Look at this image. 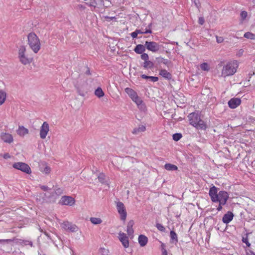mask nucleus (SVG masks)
Masks as SVG:
<instances>
[{
	"instance_id": "nucleus-31",
	"label": "nucleus",
	"mask_w": 255,
	"mask_h": 255,
	"mask_svg": "<svg viewBox=\"0 0 255 255\" xmlns=\"http://www.w3.org/2000/svg\"><path fill=\"white\" fill-rule=\"evenodd\" d=\"M153 66H154V64H153V62H152L151 61H150L148 60L145 61L143 63V67L145 69H147V68L151 69L153 68Z\"/></svg>"
},
{
	"instance_id": "nucleus-12",
	"label": "nucleus",
	"mask_w": 255,
	"mask_h": 255,
	"mask_svg": "<svg viewBox=\"0 0 255 255\" xmlns=\"http://www.w3.org/2000/svg\"><path fill=\"white\" fill-rule=\"evenodd\" d=\"M119 238L120 241L122 242L123 246L125 248H127L128 247V246H129L128 238L126 234H125L124 233L120 232V233L119 234Z\"/></svg>"
},
{
	"instance_id": "nucleus-29",
	"label": "nucleus",
	"mask_w": 255,
	"mask_h": 255,
	"mask_svg": "<svg viewBox=\"0 0 255 255\" xmlns=\"http://www.w3.org/2000/svg\"><path fill=\"white\" fill-rule=\"evenodd\" d=\"M141 77L144 79H150L151 81L153 82H157L158 80V78L157 77L149 76L145 74L141 75Z\"/></svg>"
},
{
	"instance_id": "nucleus-27",
	"label": "nucleus",
	"mask_w": 255,
	"mask_h": 255,
	"mask_svg": "<svg viewBox=\"0 0 255 255\" xmlns=\"http://www.w3.org/2000/svg\"><path fill=\"white\" fill-rule=\"evenodd\" d=\"M164 168L165 169L169 171H175L178 169L177 166L170 163L165 164L164 165Z\"/></svg>"
},
{
	"instance_id": "nucleus-14",
	"label": "nucleus",
	"mask_w": 255,
	"mask_h": 255,
	"mask_svg": "<svg viewBox=\"0 0 255 255\" xmlns=\"http://www.w3.org/2000/svg\"><path fill=\"white\" fill-rule=\"evenodd\" d=\"M0 138L7 143H11L13 142V139L12 135L8 133L2 132L0 134Z\"/></svg>"
},
{
	"instance_id": "nucleus-28",
	"label": "nucleus",
	"mask_w": 255,
	"mask_h": 255,
	"mask_svg": "<svg viewBox=\"0 0 255 255\" xmlns=\"http://www.w3.org/2000/svg\"><path fill=\"white\" fill-rule=\"evenodd\" d=\"M6 94L2 90H0V106L2 105L6 99Z\"/></svg>"
},
{
	"instance_id": "nucleus-24",
	"label": "nucleus",
	"mask_w": 255,
	"mask_h": 255,
	"mask_svg": "<svg viewBox=\"0 0 255 255\" xmlns=\"http://www.w3.org/2000/svg\"><path fill=\"white\" fill-rule=\"evenodd\" d=\"M170 237L171 239V243L176 244L178 242L177 235L174 231H170Z\"/></svg>"
},
{
	"instance_id": "nucleus-36",
	"label": "nucleus",
	"mask_w": 255,
	"mask_h": 255,
	"mask_svg": "<svg viewBox=\"0 0 255 255\" xmlns=\"http://www.w3.org/2000/svg\"><path fill=\"white\" fill-rule=\"evenodd\" d=\"M99 181L102 183H104L105 182V175L103 173H100L98 177Z\"/></svg>"
},
{
	"instance_id": "nucleus-54",
	"label": "nucleus",
	"mask_w": 255,
	"mask_h": 255,
	"mask_svg": "<svg viewBox=\"0 0 255 255\" xmlns=\"http://www.w3.org/2000/svg\"><path fill=\"white\" fill-rule=\"evenodd\" d=\"M152 31L150 29H146L145 31H143V34L144 33H151Z\"/></svg>"
},
{
	"instance_id": "nucleus-5",
	"label": "nucleus",
	"mask_w": 255,
	"mask_h": 255,
	"mask_svg": "<svg viewBox=\"0 0 255 255\" xmlns=\"http://www.w3.org/2000/svg\"><path fill=\"white\" fill-rule=\"evenodd\" d=\"M26 48L24 46H20L18 50V57L19 61L23 65L29 64L32 62L33 58L29 57L25 54Z\"/></svg>"
},
{
	"instance_id": "nucleus-51",
	"label": "nucleus",
	"mask_w": 255,
	"mask_h": 255,
	"mask_svg": "<svg viewBox=\"0 0 255 255\" xmlns=\"http://www.w3.org/2000/svg\"><path fill=\"white\" fill-rule=\"evenodd\" d=\"M3 157L4 159H8L10 157V155L8 153H6L3 154Z\"/></svg>"
},
{
	"instance_id": "nucleus-57",
	"label": "nucleus",
	"mask_w": 255,
	"mask_h": 255,
	"mask_svg": "<svg viewBox=\"0 0 255 255\" xmlns=\"http://www.w3.org/2000/svg\"><path fill=\"white\" fill-rule=\"evenodd\" d=\"M135 30L137 34H143V31H141L140 29H136Z\"/></svg>"
},
{
	"instance_id": "nucleus-9",
	"label": "nucleus",
	"mask_w": 255,
	"mask_h": 255,
	"mask_svg": "<svg viewBox=\"0 0 255 255\" xmlns=\"http://www.w3.org/2000/svg\"><path fill=\"white\" fill-rule=\"evenodd\" d=\"M75 203V200L71 196H64L61 198L59 204L62 205L72 206Z\"/></svg>"
},
{
	"instance_id": "nucleus-39",
	"label": "nucleus",
	"mask_w": 255,
	"mask_h": 255,
	"mask_svg": "<svg viewBox=\"0 0 255 255\" xmlns=\"http://www.w3.org/2000/svg\"><path fill=\"white\" fill-rule=\"evenodd\" d=\"M156 228H157V229L161 232H164L165 231V228L164 227V226L160 224V223H157L156 224Z\"/></svg>"
},
{
	"instance_id": "nucleus-22",
	"label": "nucleus",
	"mask_w": 255,
	"mask_h": 255,
	"mask_svg": "<svg viewBox=\"0 0 255 255\" xmlns=\"http://www.w3.org/2000/svg\"><path fill=\"white\" fill-rule=\"evenodd\" d=\"M146 130V128L143 125L139 126L138 128H134L132 133L134 134H138L140 132H143Z\"/></svg>"
},
{
	"instance_id": "nucleus-32",
	"label": "nucleus",
	"mask_w": 255,
	"mask_h": 255,
	"mask_svg": "<svg viewBox=\"0 0 255 255\" xmlns=\"http://www.w3.org/2000/svg\"><path fill=\"white\" fill-rule=\"evenodd\" d=\"M90 220L94 225L100 224L102 222V220L99 218L91 217Z\"/></svg>"
},
{
	"instance_id": "nucleus-62",
	"label": "nucleus",
	"mask_w": 255,
	"mask_h": 255,
	"mask_svg": "<svg viewBox=\"0 0 255 255\" xmlns=\"http://www.w3.org/2000/svg\"><path fill=\"white\" fill-rule=\"evenodd\" d=\"M45 234L46 235V236H47L48 237H49V235H48V234H47L46 233H45Z\"/></svg>"
},
{
	"instance_id": "nucleus-45",
	"label": "nucleus",
	"mask_w": 255,
	"mask_h": 255,
	"mask_svg": "<svg viewBox=\"0 0 255 255\" xmlns=\"http://www.w3.org/2000/svg\"><path fill=\"white\" fill-rule=\"evenodd\" d=\"M137 35H138V34H137V32L136 31V30H135L134 32L130 33V35L133 38H136L137 36Z\"/></svg>"
},
{
	"instance_id": "nucleus-50",
	"label": "nucleus",
	"mask_w": 255,
	"mask_h": 255,
	"mask_svg": "<svg viewBox=\"0 0 255 255\" xmlns=\"http://www.w3.org/2000/svg\"><path fill=\"white\" fill-rule=\"evenodd\" d=\"M194 3L197 8H199L200 6V4L199 1L198 0H195Z\"/></svg>"
},
{
	"instance_id": "nucleus-7",
	"label": "nucleus",
	"mask_w": 255,
	"mask_h": 255,
	"mask_svg": "<svg viewBox=\"0 0 255 255\" xmlns=\"http://www.w3.org/2000/svg\"><path fill=\"white\" fill-rule=\"evenodd\" d=\"M12 167L27 174H30L31 172L29 165L24 162H18L14 163L13 164Z\"/></svg>"
},
{
	"instance_id": "nucleus-37",
	"label": "nucleus",
	"mask_w": 255,
	"mask_h": 255,
	"mask_svg": "<svg viewBox=\"0 0 255 255\" xmlns=\"http://www.w3.org/2000/svg\"><path fill=\"white\" fill-rule=\"evenodd\" d=\"M201 69L204 71H208L209 70V65L207 63H203L200 65Z\"/></svg>"
},
{
	"instance_id": "nucleus-58",
	"label": "nucleus",
	"mask_w": 255,
	"mask_h": 255,
	"mask_svg": "<svg viewBox=\"0 0 255 255\" xmlns=\"http://www.w3.org/2000/svg\"><path fill=\"white\" fill-rule=\"evenodd\" d=\"M161 250H164V249H165V245L164 244L162 243L161 245Z\"/></svg>"
},
{
	"instance_id": "nucleus-60",
	"label": "nucleus",
	"mask_w": 255,
	"mask_h": 255,
	"mask_svg": "<svg viewBox=\"0 0 255 255\" xmlns=\"http://www.w3.org/2000/svg\"><path fill=\"white\" fill-rule=\"evenodd\" d=\"M86 73L88 75L91 74L89 69H88V70L86 72Z\"/></svg>"
},
{
	"instance_id": "nucleus-41",
	"label": "nucleus",
	"mask_w": 255,
	"mask_h": 255,
	"mask_svg": "<svg viewBox=\"0 0 255 255\" xmlns=\"http://www.w3.org/2000/svg\"><path fill=\"white\" fill-rule=\"evenodd\" d=\"M242 241L243 243H245L248 247H250L251 244L248 241V237L244 238L243 237L242 239Z\"/></svg>"
},
{
	"instance_id": "nucleus-49",
	"label": "nucleus",
	"mask_w": 255,
	"mask_h": 255,
	"mask_svg": "<svg viewBox=\"0 0 255 255\" xmlns=\"http://www.w3.org/2000/svg\"><path fill=\"white\" fill-rule=\"evenodd\" d=\"M24 244L25 245H30L31 247L32 246V243L30 241H25Z\"/></svg>"
},
{
	"instance_id": "nucleus-6",
	"label": "nucleus",
	"mask_w": 255,
	"mask_h": 255,
	"mask_svg": "<svg viewBox=\"0 0 255 255\" xmlns=\"http://www.w3.org/2000/svg\"><path fill=\"white\" fill-rule=\"evenodd\" d=\"M145 46L146 49L153 53H156L158 52L161 46L158 43L154 41H146L145 42Z\"/></svg>"
},
{
	"instance_id": "nucleus-30",
	"label": "nucleus",
	"mask_w": 255,
	"mask_h": 255,
	"mask_svg": "<svg viewBox=\"0 0 255 255\" xmlns=\"http://www.w3.org/2000/svg\"><path fill=\"white\" fill-rule=\"evenodd\" d=\"M95 94L98 98H101L104 96V93L100 87H98L95 90Z\"/></svg>"
},
{
	"instance_id": "nucleus-11",
	"label": "nucleus",
	"mask_w": 255,
	"mask_h": 255,
	"mask_svg": "<svg viewBox=\"0 0 255 255\" xmlns=\"http://www.w3.org/2000/svg\"><path fill=\"white\" fill-rule=\"evenodd\" d=\"M62 226L64 229L71 232H75L78 230V227L75 225L72 224L68 221L64 222L62 224Z\"/></svg>"
},
{
	"instance_id": "nucleus-3",
	"label": "nucleus",
	"mask_w": 255,
	"mask_h": 255,
	"mask_svg": "<svg viewBox=\"0 0 255 255\" xmlns=\"http://www.w3.org/2000/svg\"><path fill=\"white\" fill-rule=\"evenodd\" d=\"M238 64L237 61L228 62L222 69L221 76L224 77L233 75L237 71Z\"/></svg>"
},
{
	"instance_id": "nucleus-47",
	"label": "nucleus",
	"mask_w": 255,
	"mask_h": 255,
	"mask_svg": "<svg viewBox=\"0 0 255 255\" xmlns=\"http://www.w3.org/2000/svg\"><path fill=\"white\" fill-rule=\"evenodd\" d=\"M198 22L200 24L203 25L205 22L204 18L202 17H199Z\"/></svg>"
},
{
	"instance_id": "nucleus-42",
	"label": "nucleus",
	"mask_w": 255,
	"mask_h": 255,
	"mask_svg": "<svg viewBox=\"0 0 255 255\" xmlns=\"http://www.w3.org/2000/svg\"><path fill=\"white\" fill-rule=\"evenodd\" d=\"M216 41L218 43H222L224 41V38L223 37L216 36Z\"/></svg>"
},
{
	"instance_id": "nucleus-38",
	"label": "nucleus",
	"mask_w": 255,
	"mask_h": 255,
	"mask_svg": "<svg viewBox=\"0 0 255 255\" xmlns=\"http://www.w3.org/2000/svg\"><path fill=\"white\" fill-rule=\"evenodd\" d=\"M248 13L246 11H242L240 13L242 21H244L247 17Z\"/></svg>"
},
{
	"instance_id": "nucleus-33",
	"label": "nucleus",
	"mask_w": 255,
	"mask_h": 255,
	"mask_svg": "<svg viewBox=\"0 0 255 255\" xmlns=\"http://www.w3.org/2000/svg\"><path fill=\"white\" fill-rule=\"evenodd\" d=\"M244 36L247 39H250L252 40L255 39V34L250 32H246L244 34Z\"/></svg>"
},
{
	"instance_id": "nucleus-23",
	"label": "nucleus",
	"mask_w": 255,
	"mask_h": 255,
	"mask_svg": "<svg viewBox=\"0 0 255 255\" xmlns=\"http://www.w3.org/2000/svg\"><path fill=\"white\" fill-rule=\"evenodd\" d=\"M135 103L140 110L143 111L145 109L146 107L143 103V101L140 97H138V99H136V101L135 102Z\"/></svg>"
},
{
	"instance_id": "nucleus-10",
	"label": "nucleus",
	"mask_w": 255,
	"mask_h": 255,
	"mask_svg": "<svg viewBox=\"0 0 255 255\" xmlns=\"http://www.w3.org/2000/svg\"><path fill=\"white\" fill-rule=\"evenodd\" d=\"M49 130V127L48 124L44 122L40 128V137L41 139H45Z\"/></svg>"
},
{
	"instance_id": "nucleus-16",
	"label": "nucleus",
	"mask_w": 255,
	"mask_h": 255,
	"mask_svg": "<svg viewBox=\"0 0 255 255\" xmlns=\"http://www.w3.org/2000/svg\"><path fill=\"white\" fill-rule=\"evenodd\" d=\"M159 75L167 80H171L172 79L171 74L165 69H161L159 72Z\"/></svg>"
},
{
	"instance_id": "nucleus-25",
	"label": "nucleus",
	"mask_w": 255,
	"mask_h": 255,
	"mask_svg": "<svg viewBox=\"0 0 255 255\" xmlns=\"http://www.w3.org/2000/svg\"><path fill=\"white\" fill-rule=\"evenodd\" d=\"M63 193V190L61 188H56L54 190V192L51 194V197L57 198L59 196Z\"/></svg>"
},
{
	"instance_id": "nucleus-18",
	"label": "nucleus",
	"mask_w": 255,
	"mask_h": 255,
	"mask_svg": "<svg viewBox=\"0 0 255 255\" xmlns=\"http://www.w3.org/2000/svg\"><path fill=\"white\" fill-rule=\"evenodd\" d=\"M134 224V222L133 220H130L127 225V232L128 236L132 235L133 233V229L132 227Z\"/></svg>"
},
{
	"instance_id": "nucleus-8",
	"label": "nucleus",
	"mask_w": 255,
	"mask_h": 255,
	"mask_svg": "<svg viewBox=\"0 0 255 255\" xmlns=\"http://www.w3.org/2000/svg\"><path fill=\"white\" fill-rule=\"evenodd\" d=\"M116 206L118 212L120 215L121 219L125 221L127 218V213L124 204L122 202L119 201L117 202Z\"/></svg>"
},
{
	"instance_id": "nucleus-19",
	"label": "nucleus",
	"mask_w": 255,
	"mask_h": 255,
	"mask_svg": "<svg viewBox=\"0 0 255 255\" xmlns=\"http://www.w3.org/2000/svg\"><path fill=\"white\" fill-rule=\"evenodd\" d=\"M28 129L25 128L23 126H19L18 129L17 130V134L21 136H23L28 134Z\"/></svg>"
},
{
	"instance_id": "nucleus-43",
	"label": "nucleus",
	"mask_w": 255,
	"mask_h": 255,
	"mask_svg": "<svg viewBox=\"0 0 255 255\" xmlns=\"http://www.w3.org/2000/svg\"><path fill=\"white\" fill-rule=\"evenodd\" d=\"M12 241L11 239L0 240V244L9 243Z\"/></svg>"
},
{
	"instance_id": "nucleus-48",
	"label": "nucleus",
	"mask_w": 255,
	"mask_h": 255,
	"mask_svg": "<svg viewBox=\"0 0 255 255\" xmlns=\"http://www.w3.org/2000/svg\"><path fill=\"white\" fill-rule=\"evenodd\" d=\"M219 203V204L218 207L217 208V210H218V211H220L222 210L223 206H224V205H222L221 204V203Z\"/></svg>"
},
{
	"instance_id": "nucleus-52",
	"label": "nucleus",
	"mask_w": 255,
	"mask_h": 255,
	"mask_svg": "<svg viewBox=\"0 0 255 255\" xmlns=\"http://www.w3.org/2000/svg\"><path fill=\"white\" fill-rule=\"evenodd\" d=\"M77 92H78V94H79L80 96H83V97L85 96V93H84V92L81 91V90H79L78 89H77Z\"/></svg>"
},
{
	"instance_id": "nucleus-61",
	"label": "nucleus",
	"mask_w": 255,
	"mask_h": 255,
	"mask_svg": "<svg viewBox=\"0 0 255 255\" xmlns=\"http://www.w3.org/2000/svg\"><path fill=\"white\" fill-rule=\"evenodd\" d=\"M151 25H152V23H150L148 25V27H149V29H150L151 27Z\"/></svg>"
},
{
	"instance_id": "nucleus-34",
	"label": "nucleus",
	"mask_w": 255,
	"mask_h": 255,
	"mask_svg": "<svg viewBox=\"0 0 255 255\" xmlns=\"http://www.w3.org/2000/svg\"><path fill=\"white\" fill-rule=\"evenodd\" d=\"M182 136V135L181 133H174V134H173V135L172 136L173 139L176 141L180 140Z\"/></svg>"
},
{
	"instance_id": "nucleus-15",
	"label": "nucleus",
	"mask_w": 255,
	"mask_h": 255,
	"mask_svg": "<svg viewBox=\"0 0 255 255\" xmlns=\"http://www.w3.org/2000/svg\"><path fill=\"white\" fill-rule=\"evenodd\" d=\"M234 215L232 212L228 211L222 218L223 222L225 224L229 223L233 219Z\"/></svg>"
},
{
	"instance_id": "nucleus-59",
	"label": "nucleus",
	"mask_w": 255,
	"mask_h": 255,
	"mask_svg": "<svg viewBox=\"0 0 255 255\" xmlns=\"http://www.w3.org/2000/svg\"><path fill=\"white\" fill-rule=\"evenodd\" d=\"M243 50L242 49H241L239 52L238 55L240 56L241 55H242L243 54Z\"/></svg>"
},
{
	"instance_id": "nucleus-21",
	"label": "nucleus",
	"mask_w": 255,
	"mask_h": 255,
	"mask_svg": "<svg viewBox=\"0 0 255 255\" xmlns=\"http://www.w3.org/2000/svg\"><path fill=\"white\" fill-rule=\"evenodd\" d=\"M145 45L138 44L134 48V51L137 54H142L145 51Z\"/></svg>"
},
{
	"instance_id": "nucleus-35",
	"label": "nucleus",
	"mask_w": 255,
	"mask_h": 255,
	"mask_svg": "<svg viewBox=\"0 0 255 255\" xmlns=\"http://www.w3.org/2000/svg\"><path fill=\"white\" fill-rule=\"evenodd\" d=\"M99 253L102 255H108L109 254V250L105 249V248H101L100 249H99Z\"/></svg>"
},
{
	"instance_id": "nucleus-44",
	"label": "nucleus",
	"mask_w": 255,
	"mask_h": 255,
	"mask_svg": "<svg viewBox=\"0 0 255 255\" xmlns=\"http://www.w3.org/2000/svg\"><path fill=\"white\" fill-rule=\"evenodd\" d=\"M40 188L43 191H48L49 188H48V186H45V185H40L39 186Z\"/></svg>"
},
{
	"instance_id": "nucleus-2",
	"label": "nucleus",
	"mask_w": 255,
	"mask_h": 255,
	"mask_svg": "<svg viewBox=\"0 0 255 255\" xmlns=\"http://www.w3.org/2000/svg\"><path fill=\"white\" fill-rule=\"evenodd\" d=\"M190 124L195 127L197 129L205 130L207 126L206 124L201 119L200 116L196 113H192L188 116Z\"/></svg>"
},
{
	"instance_id": "nucleus-55",
	"label": "nucleus",
	"mask_w": 255,
	"mask_h": 255,
	"mask_svg": "<svg viewBox=\"0 0 255 255\" xmlns=\"http://www.w3.org/2000/svg\"><path fill=\"white\" fill-rule=\"evenodd\" d=\"M162 255H167V252L166 249L162 251Z\"/></svg>"
},
{
	"instance_id": "nucleus-13",
	"label": "nucleus",
	"mask_w": 255,
	"mask_h": 255,
	"mask_svg": "<svg viewBox=\"0 0 255 255\" xmlns=\"http://www.w3.org/2000/svg\"><path fill=\"white\" fill-rule=\"evenodd\" d=\"M241 103V100L239 98H234L228 102L229 107L231 109H235Z\"/></svg>"
},
{
	"instance_id": "nucleus-40",
	"label": "nucleus",
	"mask_w": 255,
	"mask_h": 255,
	"mask_svg": "<svg viewBox=\"0 0 255 255\" xmlns=\"http://www.w3.org/2000/svg\"><path fill=\"white\" fill-rule=\"evenodd\" d=\"M141 58L142 60H144L145 62L148 60L149 57H148V55L147 54L142 53L141 55Z\"/></svg>"
},
{
	"instance_id": "nucleus-56",
	"label": "nucleus",
	"mask_w": 255,
	"mask_h": 255,
	"mask_svg": "<svg viewBox=\"0 0 255 255\" xmlns=\"http://www.w3.org/2000/svg\"><path fill=\"white\" fill-rule=\"evenodd\" d=\"M247 255H255V254L252 251H249V252L247 253Z\"/></svg>"
},
{
	"instance_id": "nucleus-1",
	"label": "nucleus",
	"mask_w": 255,
	"mask_h": 255,
	"mask_svg": "<svg viewBox=\"0 0 255 255\" xmlns=\"http://www.w3.org/2000/svg\"><path fill=\"white\" fill-rule=\"evenodd\" d=\"M209 195L213 202L221 203L222 205H226L229 198L227 192L224 190L219 191V188L215 186L210 188Z\"/></svg>"
},
{
	"instance_id": "nucleus-53",
	"label": "nucleus",
	"mask_w": 255,
	"mask_h": 255,
	"mask_svg": "<svg viewBox=\"0 0 255 255\" xmlns=\"http://www.w3.org/2000/svg\"><path fill=\"white\" fill-rule=\"evenodd\" d=\"M139 97L138 96L137 94L135 95V96H134V97H132L131 100L135 102L136 101V99H138Z\"/></svg>"
},
{
	"instance_id": "nucleus-26",
	"label": "nucleus",
	"mask_w": 255,
	"mask_h": 255,
	"mask_svg": "<svg viewBox=\"0 0 255 255\" xmlns=\"http://www.w3.org/2000/svg\"><path fill=\"white\" fill-rule=\"evenodd\" d=\"M125 91L130 98L134 97V96H135L137 94L136 92L134 90L130 88H126L125 89Z\"/></svg>"
},
{
	"instance_id": "nucleus-4",
	"label": "nucleus",
	"mask_w": 255,
	"mask_h": 255,
	"mask_svg": "<svg viewBox=\"0 0 255 255\" xmlns=\"http://www.w3.org/2000/svg\"><path fill=\"white\" fill-rule=\"evenodd\" d=\"M27 39L29 47L35 53H37L41 48L39 38L34 32H30L27 36Z\"/></svg>"
},
{
	"instance_id": "nucleus-17",
	"label": "nucleus",
	"mask_w": 255,
	"mask_h": 255,
	"mask_svg": "<svg viewBox=\"0 0 255 255\" xmlns=\"http://www.w3.org/2000/svg\"><path fill=\"white\" fill-rule=\"evenodd\" d=\"M138 240L140 246L141 247H144L146 245L148 239L145 236L140 235L138 237Z\"/></svg>"
},
{
	"instance_id": "nucleus-20",
	"label": "nucleus",
	"mask_w": 255,
	"mask_h": 255,
	"mask_svg": "<svg viewBox=\"0 0 255 255\" xmlns=\"http://www.w3.org/2000/svg\"><path fill=\"white\" fill-rule=\"evenodd\" d=\"M156 60H157V62L159 64L163 63L168 67H169L172 65V63L170 61L168 60V59H164L162 57L156 58Z\"/></svg>"
},
{
	"instance_id": "nucleus-46",
	"label": "nucleus",
	"mask_w": 255,
	"mask_h": 255,
	"mask_svg": "<svg viewBox=\"0 0 255 255\" xmlns=\"http://www.w3.org/2000/svg\"><path fill=\"white\" fill-rule=\"evenodd\" d=\"M50 171V168L48 166H46L43 170V172L45 173H49Z\"/></svg>"
}]
</instances>
